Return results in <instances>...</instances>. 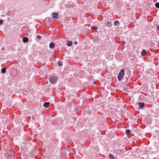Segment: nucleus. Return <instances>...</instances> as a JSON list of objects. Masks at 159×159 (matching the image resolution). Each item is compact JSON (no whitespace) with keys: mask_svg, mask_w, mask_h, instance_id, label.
Segmentation results:
<instances>
[{"mask_svg":"<svg viewBox=\"0 0 159 159\" xmlns=\"http://www.w3.org/2000/svg\"><path fill=\"white\" fill-rule=\"evenodd\" d=\"M58 78L57 76H50L49 80L51 83L55 84L56 83Z\"/></svg>","mask_w":159,"mask_h":159,"instance_id":"1","label":"nucleus"},{"mask_svg":"<svg viewBox=\"0 0 159 159\" xmlns=\"http://www.w3.org/2000/svg\"><path fill=\"white\" fill-rule=\"evenodd\" d=\"M125 74V70L124 69H122L121 70L120 74H119L118 78L119 81H121L123 78Z\"/></svg>","mask_w":159,"mask_h":159,"instance_id":"2","label":"nucleus"},{"mask_svg":"<svg viewBox=\"0 0 159 159\" xmlns=\"http://www.w3.org/2000/svg\"><path fill=\"white\" fill-rule=\"evenodd\" d=\"M52 18L53 19L57 18L58 17V14L57 13H54L52 14Z\"/></svg>","mask_w":159,"mask_h":159,"instance_id":"3","label":"nucleus"},{"mask_svg":"<svg viewBox=\"0 0 159 159\" xmlns=\"http://www.w3.org/2000/svg\"><path fill=\"white\" fill-rule=\"evenodd\" d=\"M50 103L49 102H45L43 105L44 107H45L47 108L49 106Z\"/></svg>","mask_w":159,"mask_h":159,"instance_id":"4","label":"nucleus"},{"mask_svg":"<svg viewBox=\"0 0 159 159\" xmlns=\"http://www.w3.org/2000/svg\"><path fill=\"white\" fill-rule=\"evenodd\" d=\"M55 47V44L53 43H51L49 44V48H53Z\"/></svg>","mask_w":159,"mask_h":159,"instance_id":"5","label":"nucleus"},{"mask_svg":"<svg viewBox=\"0 0 159 159\" xmlns=\"http://www.w3.org/2000/svg\"><path fill=\"white\" fill-rule=\"evenodd\" d=\"M106 24V26H109L110 27H111V23L110 22H107L105 23Z\"/></svg>","mask_w":159,"mask_h":159,"instance_id":"6","label":"nucleus"},{"mask_svg":"<svg viewBox=\"0 0 159 159\" xmlns=\"http://www.w3.org/2000/svg\"><path fill=\"white\" fill-rule=\"evenodd\" d=\"M28 40V39L26 37H24L23 39V41L24 43L27 42Z\"/></svg>","mask_w":159,"mask_h":159,"instance_id":"7","label":"nucleus"},{"mask_svg":"<svg viewBox=\"0 0 159 159\" xmlns=\"http://www.w3.org/2000/svg\"><path fill=\"white\" fill-rule=\"evenodd\" d=\"M147 54L146 50H143L141 54L142 56H145Z\"/></svg>","mask_w":159,"mask_h":159,"instance_id":"8","label":"nucleus"},{"mask_svg":"<svg viewBox=\"0 0 159 159\" xmlns=\"http://www.w3.org/2000/svg\"><path fill=\"white\" fill-rule=\"evenodd\" d=\"M2 72L3 73H6V68L5 67H3L2 69Z\"/></svg>","mask_w":159,"mask_h":159,"instance_id":"9","label":"nucleus"},{"mask_svg":"<svg viewBox=\"0 0 159 159\" xmlns=\"http://www.w3.org/2000/svg\"><path fill=\"white\" fill-rule=\"evenodd\" d=\"M109 158L110 159H115V157L112 154H110L109 155Z\"/></svg>","mask_w":159,"mask_h":159,"instance_id":"10","label":"nucleus"},{"mask_svg":"<svg viewBox=\"0 0 159 159\" xmlns=\"http://www.w3.org/2000/svg\"><path fill=\"white\" fill-rule=\"evenodd\" d=\"M72 43V42L71 41H68L67 43V45L68 46H71Z\"/></svg>","mask_w":159,"mask_h":159,"instance_id":"11","label":"nucleus"},{"mask_svg":"<svg viewBox=\"0 0 159 159\" xmlns=\"http://www.w3.org/2000/svg\"><path fill=\"white\" fill-rule=\"evenodd\" d=\"M115 25L116 26H118L119 25V22L118 20H116L115 22Z\"/></svg>","mask_w":159,"mask_h":159,"instance_id":"12","label":"nucleus"},{"mask_svg":"<svg viewBox=\"0 0 159 159\" xmlns=\"http://www.w3.org/2000/svg\"><path fill=\"white\" fill-rule=\"evenodd\" d=\"M144 106V103H142L141 102H140L139 103V107H143Z\"/></svg>","mask_w":159,"mask_h":159,"instance_id":"13","label":"nucleus"},{"mask_svg":"<svg viewBox=\"0 0 159 159\" xmlns=\"http://www.w3.org/2000/svg\"><path fill=\"white\" fill-rule=\"evenodd\" d=\"M130 130L128 129H127L126 130V134H130Z\"/></svg>","mask_w":159,"mask_h":159,"instance_id":"14","label":"nucleus"},{"mask_svg":"<svg viewBox=\"0 0 159 159\" xmlns=\"http://www.w3.org/2000/svg\"><path fill=\"white\" fill-rule=\"evenodd\" d=\"M91 28L93 30H95L97 29H98V27H97L96 26H92L91 27Z\"/></svg>","mask_w":159,"mask_h":159,"instance_id":"15","label":"nucleus"},{"mask_svg":"<svg viewBox=\"0 0 159 159\" xmlns=\"http://www.w3.org/2000/svg\"><path fill=\"white\" fill-rule=\"evenodd\" d=\"M155 6L157 8H159V2H157L155 4Z\"/></svg>","mask_w":159,"mask_h":159,"instance_id":"16","label":"nucleus"},{"mask_svg":"<svg viewBox=\"0 0 159 159\" xmlns=\"http://www.w3.org/2000/svg\"><path fill=\"white\" fill-rule=\"evenodd\" d=\"M58 64L59 66H62L63 65L62 62L61 61H59L58 63Z\"/></svg>","mask_w":159,"mask_h":159,"instance_id":"17","label":"nucleus"},{"mask_svg":"<svg viewBox=\"0 0 159 159\" xmlns=\"http://www.w3.org/2000/svg\"><path fill=\"white\" fill-rule=\"evenodd\" d=\"M37 38H38V39L40 40L41 39V36H40V35H38L37 36Z\"/></svg>","mask_w":159,"mask_h":159,"instance_id":"18","label":"nucleus"},{"mask_svg":"<svg viewBox=\"0 0 159 159\" xmlns=\"http://www.w3.org/2000/svg\"><path fill=\"white\" fill-rule=\"evenodd\" d=\"M3 21L2 20H0V25L2 24L3 23Z\"/></svg>","mask_w":159,"mask_h":159,"instance_id":"19","label":"nucleus"},{"mask_svg":"<svg viewBox=\"0 0 159 159\" xmlns=\"http://www.w3.org/2000/svg\"><path fill=\"white\" fill-rule=\"evenodd\" d=\"M121 43L122 44L124 45L125 44V42L124 41H123L121 42Z\"/></svg>","mask_w":159,"mask_h":159,"instance_id":"20","label":"nucleus"},{"mask_svg":"<svg viewBox=\"0 0 159 159\" xmlns=\"http://www.w3.org/2000/svg\"><path fill=\"white\" fill-rule=\"evenodd\" d=\"M157 29L159 31V25H158L157 27Z\"/></svg>","mask_w":159,"mask_h":159,"instance_id":"21","label":"nucleus"},{"mask_svg":"<svg viewBox=\"0 0 159 159\" xmlns=\"http://www.w3.org/2000/svg\"><path fill=\"white\" fill-rule=\"evenodd\" d=\"M77 43V42H76H76H75V43H74V44H75V45H76V44Z\"/></svg>","mask_w":159,"mask_h":159,"instance_id":"22","label":"nucleus"}]
</instances>
